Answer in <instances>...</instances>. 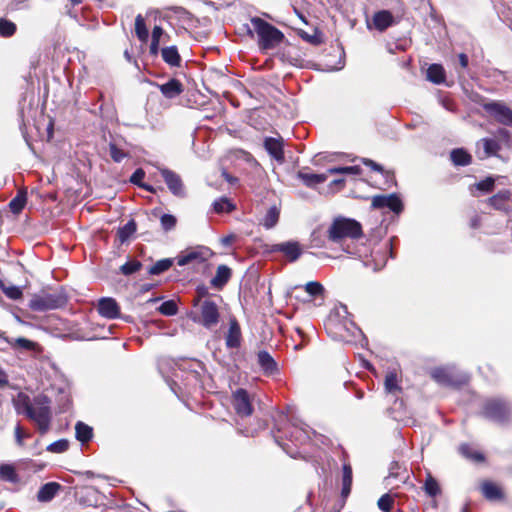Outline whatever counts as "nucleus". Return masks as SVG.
I'll return each instance as SVG.
<instances>
[{"instance_id":"1","label":"nucleus","mask_w":512,"mask_h":512,"mask_svg":"<svg viewBox=\"0 0 512 512\" xmlns=\"http://www.w3.org/2000/svg\"><path fill=\"white\" fill-rule=\"evenodd\" d=\"M18 413L32 420L41 434L48 432L51 424L50 401L46 396H37L32 401L26 396L17 406Z\"/></svg>"},{"instance_id":"2","label":"nucleus","mask_w":512,"mask_h":512,"mask_svg":"<svg viewBox=\"0 0 512 512\" xmlns=\"http://www.w3.org/2000/svg\"><path fill=\"white\" fill-rule=\"evenodd\" d=\"M197 311L191 315V319L207 329H211L219 322L220 313L218 305L210 299H194Z\"/></svg>"},{"instance_id":"3","label":"nucleus","mask_w":512,"mask_h":512,"mask_svg":"<svg viewBox=\"0 0 512 512\" xmlns=\"http://www.w3.org/2000/svg\"><path fill=\"white\" fill-rule=\"evenodd\" d=\"M251 23L258 35L261 49H272L282 42L283 33L273 25L258 17L252 18Z\"/></svg>"},{"instance_id":"4","label":"nucleus","mask_w":512,"mask_h":512,"mask_svg":"<svg viewBox=\"0 0 512 512\" xmlns=\"http://www.w3.org/2000/svg\"><path fill=\"white\" fill-rule=\"evenodd\" d=\"M361 236V224L353 219L337 218L328 229V237L333 242H340L345 238L357 239Z\"/></svg>"},{"instance_id":"5","label":"nucleus","mask_w":512,"mask_h":512,"mask_svg":"<svg viewBox=\"0 0 512 512\" xmlns=\"http://www.w3.org/2000/svg\"><path fill=\"white\" fill-rule=\"evenodd\" d=\"M66 302L67 298L61 291L43 292L33 296L29 307L33 311L44 312L63 307Z\"/></svg>"},{"instance_id":"6","label":"nucleus","mask_w":512,"mask_h":512,"mask_svg":"<svg viewBox=\"0 0 512 512\" xmlns=\"http://www.w3.org/2000/svg\"><path fill=\"white\" fill-rule=\"evenodd\" d=\"M483 416L494 422L503 424L512 416V406L503 399H488L483 405Z\"/></svg>"},{"instance_id":"7","label":"nucleus","mask_w":512,"mask_h":512,"mask_svg":"<svg viewBox=\"0 0 512 512\" xmlns=\"http://www.w3.org/2000/svg\"><path fill=\"white\" fill-rule=\"evenodd\" d=\"M483 109L498 123L512 127V109L505 103L491 101L483 104Z\"/></svg>"},{"instance_id":"8","label":"nucleus","mask_w":512,"mask_h":512,"mask_svg":"<svg viewBox=\"0 0 512 512\" xmlns=\"http://www.w3.org/2000/svg\"><path fill=\"white\" fill-rule=\"evenodd\" d=\"M233 407L236 413L242 417H248L253 413V407L248 392L239 388L233 393Z\"/></svg>"},{"instance_id":"9","label":"nucleus","mask_w":512,"mask_h":512,"mask_svg":"<svg viewBox=\"0 0 512 512\" xmlns=\"http://www.w3.org/2000/svg\"><path fill=\"white\" fill-rule=\"evenodd\" d=\"M371 205L374 209L388 208L397 214L403 209L402 201L396 194L376 195L372 198Z\"/></svg>"},{"instance_id":"10","label":"nucleus","mask_w":512,"mask_h":512,"mask_svg":"<svg viewBox=\"0 0 512 512\" xmlns=\"http://www.w3.org/2000/svg\"><path fill=\"white\" fill-rule=\"evenodd\" d=\"M431 375L436 382L442 385L458 386L466 382V378L461 380L457 379L454 371L450 368H435Z\"/></svg>"},{"instance_id":"11","label":"nucleus","mask_w":512,"mask_h":512,"mask_svg":"<svg viewBox=\"0 0 512 512\" xmlns=\"http://www.w3.org/2000/svg\"><path fill=\"white\" fill-rule=\"evenodd\" d=\"M160 173L171 193L178 197L185 195L183 183L178 174L166 168L161 169Z\"/></svg>"},{"instance_id":"12","label":"nucleus","mask_w":512,"mask_h":512,"mask_svg":"<svg viewBox=\"0 0 512 512\" xmlns=\"http://www.w3.org/2000/svg\"><path fill=\"white\" fill-rule=\"evenodd\" d=\"M97 310L99 314L107 319H115L120 315V307L113 298H101L98 301Z\"/></svg>"},{"instance_id":"13","label":"nucleus","mask_w":512,"mask_h":512,"mask_svg":"<svg viewBox=\"0 0 512 512\" xmlns=\"http://www.w3.org/2000/svg\"><path fill=\"white\" fill-rule=\"evenodd\" d=\"M273 251L281 252L290 261H296L302 254L303 249L297 241H287L273 246Z\"/></svg>"},{"instance_id":"14","label":"nucleus","mask_w":512,"mask_h":512,"mask_svg":"<svg viewBox=\"0 0 512 512\" xmlns=\"http://www.w3.org/2000/svg\"><path fill=\"white\" fill-rule=\"evenodd\" d=\"M241 342V329L235 318L230 319L229 330L226 335V345L229 348H237Z\"/></svg>"},{"instance_id":"15","label":"nucleus","mask_w":512,"mask_h":512,"mask_svg":"<svg viewBox=\"0 0 512 512\" xmlns=\"http://www.w3.org/2000/svg\"><path fill=\"white\" fill-rule=\"evenodd\" d=\"M258 364L266 375H273L278 371L277 363L267 351L257 354Z\"/></svg>"},{"instance_id":"16","label":"nucleus","mask_w":512,"mask_h":512,"mask_svg":"<svg viewBox=\"0 0 512 512\" xmlns=\"http://www.w3.org/2000/svg\"><path fill=\"white\" fill-rule=\"evenodd\" d=\"M264 146L267 152L279 163L284 161L282 142L275 138H266Z\"/></svg>"},{"instance_id":"17","label":"nucleus","mask_w":512,"mask_h":512,"mask_svg":"<svg viewBox=\"0 0 512 512\" xmlns=\"http://www.w3.org/2000/svg\"><path fill=\"white\" fill-rule=\"evenodd\" d=\"M161 93L166 98H175L183 92V85L177 79H170L168 82L159 85Z\"/></svg>"},{"instance_id":"18","label":"nucleus","mask_w":512,"mask_h":512,"mask_svg":"<svg viewBox=\"0 0 512 512\" xmlns=\"http://www.w3.org/2000/svg\"><path fill=\"white\" fill-rule=\"evenodd\" d=\"M61 485L56 482L44 484L37 493V499L40 502H48L52 500L60 490Z\"/></svg>"},{"instance_id":"19","label":"nucleus","mask_w":512,"mask_h":512,"mask_svg":"<svg viewBox=\"0 0 512 512\" xmlns=\"http://www.w3.org/2000/svg\"><path fill=\"white\" fill-rule=\"evenodd\" d=\"M230 277L231 269L226 265H219L216 270V275L211 279V285L221 289L229 281Z\"/></svg>"},{"instance_id":"20","label":"nucleus","mask_w":512,"mask_h":512,"mask_svg":"<svg viewBox=\"0 0 512 512\" xmlns=\"http://www.w3.org/2000/svg\"><path fill=\"white\" fill-rule=\"evenodd\" d=\"M393 23V16L387 10H382L374 14L373 24L379 31L386 30Z\"/></svg>"},{"instance_id":"21","label":"nucleus","mask_w":512,"mask_h":512,"mask_svg":"<svg viewBox=\"0 0 512 512\" xmlns=\"http://www.w3.org/2000/svg\"><path fill=\"white\" fill-rule=\"evenodd\" d=\"M328 173L315 174L300 171L298 178L308 187H314L318 184L324 183L328 178Z\"/></svg>"},{"instance_id":"22","label":"nucleus","mask_w":512,"mask_h":512,"mask_svg":"<svg viewBox=\"0 0 512 512\" xmlns=\"http://www.w3.org/2000/svg\"><path fill=\"white\" fill-rule=\"evenodd\" d=\"M7 343L13 349H22L26 351H39V345L36 342H33L29 339L19 337V338H6Z\"/></svg>"},{"instance_id":"23","label":"nucleus","mask_w":512,"mask_h":512,"mask_svg":"<svg viewBox=\"0 0 512 512\" xmlns=\"http://www.w3.org/2000/svg\"><path fill=\"white\" fill-rule=\"evenodd\" d=\"M480 145H482L483 147V152L478 151L480 158H487L492 155H495L500 149L498 142L490 138L481 139L480 142L478 143V147Z\"/></svg>"},{"instance_id":"24","label":"nucleus","mask_w":512,"mask_h":512,"mask_svg":"<svg viewBox=\"0 0 512 512\" xmlns=\"http://www.w3.org/2000/svg\"><path fill=\"white\" fill-rule=\"evenodd\" d=\"M445 70L440 64H431L427 69V79L434 84H442L445 81Z\"/></svg>"},{"instance_id":"25","label":"nucleus","mask_w":512,"mask_h":512,"mask_svg":"<svg viewBox=\"0 0 512 512\" xmlns=\"http://www.w3.org/2000/svg\"><path fill=\"white\" fill-rule=\"evenodd\" d=\"M163 60L171 66H179L181 62L180 55L176 46L165 47L161 50Z\"/></svg>"},{"instance_id":"26","label":"nucleus","mask_w":512,"mask_h":512,"mask_svg":"<svg viewBox=\"0 0 512 512\" xmlns=\"http://www.w3.org/2000/svg\"><path fill=\"white\" fill-rule=\"evenodd\" d=\"M0 478L10 483H17L19 481V476L11 464L0 465Z\"/></svg>"},{"instance_id":"27","label":"nucleus","mask_w":512,"mask_h":512,"mask_svg":"<svg viewBox=\"0 0 512 512\" xmlns=\"http://www.w3.org/2000/svg\"><path fill=\"white\" fill-rule=\"evenodd\" d=\"M235 208V204L226 197H221L213 202V210L218 214L229 213Z\"/></svg>"},{"instance_id":"28","label":"nucleus","mask_w":512,"mask_h":512,"mask_svg":"<svg viewBox=\"0 0 512 512\" xmlns=\"http://www.w3.org/2000/svg\"><path fill=\"white\" fill-rule=\"evenodd\" d=\"M451 160L455 165L465 166L470 164L471 155L468 154L464 149H454L450 154Z\"/></svg>"},{"instance_id":"29","label":"nucleus","mask_w":512,"mask_h":512,"mask_svg":"<svg viewBox=\"0 0 512 512\" xmlns=\"http://www.w3.org/2000/svg\"><path fill=\"white\" fill-rule=\"evenodd\" d=\"M423 489L430 497H435L441 492L437 480L430 473H427Z\"/></svg>"},{"instance_id":"30","label":"nucleus","mask_w":512,"mask_h":512,"mask_svg":"<svg viewBox=\"0 0 512 512\" xmlns=\"http://www.w3.org/2000/svg\"><path fill=\"white\" fill-rule=\"evenodd\" d=\"M135 33L141 42H147L149 33L141 14H138L135 18Z\"/></svg>"},{"instance_id":"31","label":"nucleus","mask_w":512,"mask_h":512,"mask_svg":"<svg viewBox=\"0 0 512 512\" xmlns=\"http://www.w3.org/2000/svg\"><path fill=\"white\" fill-rule=\"evenodd\" d=\"M176 260H177V264L179 266H185V265H187L193 261H196V260L204 261L205 258L202 257V255L199 251L192 250V251L186 252L185 254L179 255L176 258Z\"/></svg>"},{"instance_id":"32","label":"nucleus","mask_w":512,"mask_h":512,"mask_svg":"<svg viewBox=\"0 0 512 512\" xmlns=\"http://www.w3.org/2000/svg\"><path fill=\"white\" fill-rule=\"evenodd\" d=\"M509 196L510 193L508 191H501L489 198V202L494 208L504 210L506 209V203L509 199Z\"/></svg>"},{"instance_id":"33","label":"nucleus","mask_w":512,"mask_h":512,"mask_svg":"<svg viewBox=\"0 0 512 512\" xmlns=\"http://www.w3.org/2000/svg\"><path fill=\"white\" fill-rule=\"evenodd\" d=\"M76 438L80 442H87L92 437V428L83 422H78L75 426Z\"/></svg>"},{"instance_id":"34","label":"nucleus","mask_w":512,"mask_h":512,"mask_svg":"<svg viewBox=\"0 0 512 512\" xmlns=\"http://www.w3.org/2000/svg\"><path fill=\"white\" fill-rule=\"evenodd\" d=\"M459 452L467 459H470L475 462H481L484 460V456L482 453L473 450V448L468 444H462L459 446Z\"/></svg>"},{"instance_id":"35","label":"nucleus","mask_w":512,"mask_h":512,"mask_svg":"<svg viewBox=\"0 0 512 512\" xmlns=\"http://www.w3.org/2000/svg\"><path fill=\"white\" fill-rule=\"evenodd\" d=\"M172 265L173 260L171 258L161 259L148 269V273L150 275H159L167 271Z\"/></svg>"},{"instance_id":"36","label":"nucleus","mask_w":512,"mask_h":512,"mask_svg":"<svg viewBox=\"0 0 512 512\" xmlns=\"http://www.w3.org/2000/svg\"><path fill=\"white\" fill-rule=\"evenodd\" d=\"M482 492L484 496L489 500H495L500 498L501 492L500 489L491 482H485L482 485Z\"/></svg>"},{"instance_id":"37","label":"nucleus","mask_w":512,"mask_h":512,"mask_svg":"<svg viewBox=\"0 0 512 512\" xmlns=\"http://www.w3.org/2000/svg\"><path fill=\"white\" fill-rule=\"evenodd\" d=\"M136 231V224L133 220L119 228L117 235L121 243H124Z\"/></svg>"},{"instance_id":"38","label":"nucleus","mask_w":512,"mask_h":512,"mask_svg":"<svg viewBox=\"0 0 512 512\" xmlns=\"http://www.w3.org/2000/svg\"><path fill=\"white\" fill-rule=\"evenodd\" d=\"M327 173L330 175H334V174L359 175L361 173V168L359 166L332 167V168L327 169Z\"/></svg>"},{"instance_id":"39","label":"nucleus","mask_w":512,"mask_h":512,"mask_svg":"<svg viewBox=\"0 0 512 512\" xmlns=\"http://www.w3.org/2000/svg\"><path fill=\"white\" fill-rule=\"evenodd\" d=\"M26 200L27 199L25 193H18L17 196L14 197L9 203L11 211L14 214L20 213L26 204Z\"/></svg>"},{"instance_id":"40","label":"nucleus","mask_w":512,"mask_h":512,"mask_svg":"<svg viewBox=\"0 0 512 512\" xmlns=\"http://www.w3.org/2000/svg\"><path fill=\"white\" fill-rule=\"evenodd\" d=\"M278 219H279V211L275 206H273L267 211V213L263 219V225L267 229H270L276 225V223L278 222Z\"/></svg>"},{"instance_id":"41","label":"nucleus","mask_w":512,"mask_h":512,"mask_svg":"<svg viewBox=\"0 0 512 512\" xmlns=\"http://www.w3.org/2000/svg\"><path fill=\"white\" fill-rule=\"evenodd\" d=\"M16 31V25L7 19H0V34L3 37H10Z\"/></svg>"},{"instance_id":"42","label":"nucleus","mask_w":512,"mask_h":512,"mask_svg":"<svg viewBox=\"0 0 512 512\" xmlns=\"http://www.w3.org/2000/svg\"><path fill=\"white\" fill-rule=\"evenodd\" d=\"M142 264L138 260H131L126 262L120 267V271L123 275H131L140 270Z\"/></svg>"},{"instance_id":"43","label":"nucleus","mask_w":512,"mask_h":512,"mask_svg":"<svg viewBox=\"0 0 512 512\" xmlns=\"http://www.w3.org/2000/svg\"><path fill=\"white\" fill-rule=\"evenodd\" d=\"M159 312L165 316H173L177 314L178 308L173 300L163 302L159 308Z\"/></svg>"},{"instance_id":"44","label":"nucleus","mask_w":512,"mask_h":512,"mask_svg":"<svg viewBox=\"0 0 512 512\" xmlns=\"http://www.w3.org/2000/svg\"><path fill=\"white\" fill-rule=\"evenodd\" d=\"M393 503L394 500L392 496L390 494H384L379 498L377 505L381 511L391 512L393 508Z\"/></svg>"},{"instance_id":"45","label":"nucleus","mask_w":512,"mask_h":512,"mask_svg":"<svg viewBox=\"0 0 512 512\" xmlns=\"http://www.w3.org/2000/svg\"><path fill=\"white\" fill-rule=\"evenodd\" d=\"M69 448V442L66 439L57 440L47 447V451L52 453H63Z\"/></svg>"},{"instance_id":"46","label":"nucleus","mask_w":512,"mask_h":512,"mask_svg":"<svg viewBox=\"0 0 512 512\" xmlns=\"http://www.w3.org/2000/svg\"><path fill=\"white\" fill-rule=\"evenodd\" d=\"M161 226L165 231H170L175 228L177 220L171 214H163L160 218Z\"/></svg>"},{"instance_id":"47","label":"nucleus","mask_w":512,"mask_h":512,"mask_svg":"<svg viewBox=\"0 0 512 512\" xmlns=\"http://www.w3.org/2000/svg\"><path fill=\"white\" fill-rule=\"evenodd\" d=\"M385 389L387 392H394L396 391L399 387L397 385V375L396 373L394 372H390L386 375L385 377Z\"/></svg>"},{"instance_id":"48","label":"nucleus","mask_w":512,"mask_h":512,"mask_svg":"<svg viewBox=\"0 0 512 512\" xmlns=\"http://www.w3.org/2000/svg\"><path fill=\"white\" fill-rule=\"evenodd\" d=\"M323 290L324 288L319 282L311 281L305 285V291L311 296L319 295Z\"/></svg>"},{"instance_id":"49","label":"nucleus","mask_w":512,"mask_h":512,"mask_svg":"<svg viewBox=\"0 0 512 512\" xmlns=\"http://www.w3.org/2000/svg\"><path fill=\"white\" fill-rule=\"evenodd\" d=\"M109 150L111 158L117 163L121 162L127 156L126 153L113 143H110Z\"/></svg>"},{"instance_id":"50","label":"nucleus","mask_w":512,"mask_h":512,"mask_svg":"<svg viewBox=\"0 0 512 512\" xmlns=\"http://www.w3.org/2000/svg\"><path fill=\"white\" fill-rule=\"evenodd\" d=\"M495 180L492 177H488L485 180L480 181L476 184L478 190L483 192H490L494 188Z\"/></svg>"},{"instance_id":"51","label":"nucleus","mask_w":512,"mask_h":512,"mask_svg":"<svg viewBox=\"0 0 512 512\" xmlns=\"http://www.w3.org/2000/svg\"><path fill=\"white\" fill-rule=\"evenodd\" d=\"M14 432H15V439H16L17 445L22 447L24 445L23 439L25 437H29V434H24L22 427L19 424L16 425Z\"/></svg>"},{"instance_id":"52","label":"nucleus","mask_w":512,"mask_h":512,"mask_svg":"<svg viewBox=\"0 0 512 512\" xmlns=\"http://www.w3.org/2000/svg\"><path fill=\"white\" fill-rule=\"evenodd\" d=\"M342 483L352 484V469L349 464L343 465V479Z\"/></svg>"},{"instance_id":"53","label":"nucleus","mask_w":512,"mask_h":512,"mask_svg":"<svg viewBox=\"0 0 512 512\" xmlns=\"http://www.w3.org/2000/svg\"><path fill=\"white\" fill-rule=\"evenodd\" d=\"M5 294L11 299H18L21 297L22 292L18 287H11L5 290Z\"/></svg>"},{"instance_id":"54","label":"nucleus","mask_w":512,"mask_h":512,"mask_svg":"<svg viewBox=\"0 0 512 512\" xmlns=\"http://www.w3.org/2000/svg\"><path fill=\"white\" fill-rule=\"evenodd\" d=\"M145 173L142 169H137L131 176L130 181L134 184H139L140 181L144 178Z\"/></svg>"},{"instance_id":"55","label":"nucleus","mask_w":512,"mask_h":512,"mask_svg":"<svg viewBox=\"0 0 512 512\" xmlns=\"http://www.w3.org/2000/svg\"><path fill=\"white\" fill-rule=\"evenodd\" d=\"M235 239H236V235H234V234H229V235H227V236H225V237L221 238V240H220V241H221V244H222L223 246H230V245L235 241Z\"/></svg>"},{"instance_id":"56","label":"nucleus","mask_w":512,"mask_h":512,"mask_svg":"<svg viewBox=\"0 0 512 512\" xmlns=\"http://www.w3.org/2000/svg\"><path fill=\"white\" fill-rule=\"evenodd\" d=\"M159 43L160 41L159 40H151V44H150V54H152L153 56H156L159 52Z\"/></svg>"},{"instance_id":"57","label":"nucleus","mask_w":512,"mask_h":512,"mask_svg":"<svg viewBox=\"0 0 512 512\" xmlns=\"http://www.w3.org/2000/svg\"><path fill=\"white\" fill-rule=\"evenodd\" d=\"M362 162L366 166H370L375 171H381L382 170V167L379 164L375 163L374 161H372L370 159L364 158V159H362Z\"/></svg>"},{"instance_id":"58","label":"nucleus","mask_w":512,"mask_h":512,"mask_svg":"<svg viewBox=\"0 0 512 512\" xmlns=\"http://www.w3.org/2000/svg\"><path fill=\"white\" fill-rule=\"evenodd\" d=\"M162 35H163V29L160 26H155L152 30V39L160 41V38Z\"/></svg>"},{"instance_id":"59","label":"nucleus","mask_w":512,"mask_h":512,"mask_svg":"<svg viewBox=\"0 0 512 512\" xmlns=\"http://www.w3.org/2000/svg\"><path fill=\"white\" fill-rule=\"evenodd\" d=\"M8 384V377L4 370L0 367V387Z\"/></svg>"},{"instance_id":"60","label":"nucleus","mask_w":512,"mask_h":512,"mask_svg":"<svg viewBox=\"0 0 512 512\" xmlns=\"http://www.w3.org/2000/svg\"><path fill=\"white\" fill-rule=\"evenodd\" d=\"M459 63L462 68H466L468 66V57L466 54L461 53L459 56Z\"/></svg>"},{"instance_id":"61","label":"nucleus","mask_w":512,"mask_h":512,"mask_svg":"<svg viewBox=\"0 0 512 512\" xmlns=\"http://www.w3.org/2000/svg\"><path fill=\"white\" fill-rule=\"evenodd\" d=\"M351 491V484L342 483V496L345 498L349 495Z\"/></svg>"},{"instance_id":"62","label":"nucleus","mask_w":512,"mask_h":512,"mask_svg":"<svg viewBox=\"0 0 512 512\" xmlns=\"http://www.w3.org/2000/svg\"><path fill=\"white\" fill-rule=\"evenodd\" d=\"M197 292L199 294V297L197 299L202 300L201 298L207 294V289L205 287H199L197 289Z\"/></svg>"},{"instance_id":"63","label":"nucleus","mask_w":512,"mask_h":512,"mask_svg":"<svg viewBox=\"0 0 512 512\" xmlns=\"http://www.w3.org/2000/svg\"><path fill=\"white\" fill-rule=\"evenodd\" d=\"M344 181L345 180L343 178L335 179L331 182V186H342Z\"/></svg>"},{"instance_id":"64","label":"nucleus","mask_w":512,"mask_h":512,"mask_svg":"<svg viewBox=\"0 0 512 512\" xmlns=\"http://www.w3.org/2000/svg\"><path fill=\"white\" fill-rule=\"evenodd\" d=\"M223 176L225 177V179L230 182V183H233L236 181L235 178L231 177L229 174H227L225 171L223 172Z\"/></svg>"}]
</instances>
